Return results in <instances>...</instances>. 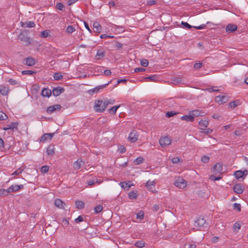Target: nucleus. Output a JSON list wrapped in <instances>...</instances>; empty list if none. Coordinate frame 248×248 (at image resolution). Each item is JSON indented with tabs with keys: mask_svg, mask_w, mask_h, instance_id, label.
<instances>
[{
	"mask_svg": "<svg viewBox=\"0 0 248 248\" xmlns=\"http://www.w3.org/2000/svg\"><path fill=\"white\" fill-rule=\"evenodd\" d=\"M155 183L154 181H151L149 180L146 183L145 186L148 189L151 190L153 187H155Z\"/></svg>",
	"mask_w": 248,
	"mask_h": 248,
	"instance_id": "28",
	"label": "nucleus"
},
{
	"mask_svg": "<svg viewBox=\"0 0 248 248\" xmlns=\"http://www.w3.org/2000/svg\"><path fill=\"white\" fill-rule=\"evenodd\" d=\"M18 38L20 41L23 42L24 45L27 46L31 44V41L30 37L25 34L23 32L19 33Z\"/></svg>",
	"mask_w": 248,
	"mask_h": 248,
	"instance_id": "2",
	"label": "nucleus"
},
{
	"mask_svg": "<svg viewBox=\"0 0 248 248\" xmlns=\"http://www.w3.org/2000/svg\"><path fill=\"white\" fill-rule=\"evenodd\" d=\"M110 82L111 81H109L108 83L105 84L104 85H102L96 86L94 88H93L92 90H89V91H88L89 93L92 95L94 93H97L100 89L105 88L107 86H108L110 83Z\"/></svg>",
	"mask_w": 248,
	"mask_h": 248,
	"instance_id": "5",
	"label": "nucleus"
},
{
	"mask_svg": "<svg viewBox=\"0 0 248 248\" xmlns=\"http://www.w3.org/2000/svg\"><path fill=\"white\" fill-rule=\"evenodd\" d=\"M181 24H182V25L183 26V27L184 28H187L189 29H191L192 28V26L190 25H189L188 23H187V22L182 21Z\"/></svg>",
	"mask_w": 248,
	"mask_h": 248,
	"instance_id": "53",
	"label": "nucleus"
},
{
	"mask_svg": "<svg viewBox=\"0 0 248 248\" xmlns=\"http://www.w3.org/2000/svg\"><path fill=\"white\" fill-rule=\"evenodd\" d=\"M144 216V212L142 211H140L137 214V218L142 220L143 219Z\"/></svg>",
	"mask_w": 248,
	"mask_h": 248,
	"instance_id": "43",
	"label": "nucleus"
},
{
	"mask_svg": "<svg viewBox=\"0 0 248 248\" xmlns=\"http://www.w3.org/2000/svg\"><path fill=\"white\" fill-rule=\"evenodd\" d=\"M21 26L23 27L32 28L35 27V23L33 21H27L25 22H21Z\"/></svg>",
	"mask_w": 248,
	"mask_h": 248,
	"instance_id": "18",
	"label": "nucleus"
},
{
	"mask_svg": "<svg viewBox=\"0 0 248 248\" xmlns=\"http://www.w3.org/2000/svg\"><path fill=\"white\" fill-rule=\"evenodd\" d=\"M241 228V225L238 222H236L233 225V230L234 231L237 232Z\"/></svg>",
	"mask_w": 248,
	"mask_h": 248,
	"instance_id": "47",
	"label": "nucleus"
},
{
	"mask_svg": "<svg viewBox=\"0 0 248 248\" xmlns=\"http://www.w3.org/2000/svg\"><path fill=\"white\" fill-rule=\"evenodd\" d=\"M248 172L247 170L244 171L237 170L234 173V175L236 179H239L242 178L243 176H246L248 174Z\"/></svg>",
	"mask_w": 248,
	"mask_h": 248,
	"instance_id": "16",
	"label": "nucleus"
},
{
	"mask_svg": "<svg viewBox=\"0 0 248 248\" xmlns=\"http://www.w3.org/2000/svg\"><path fill=\"white\" fill-rule=\"evenodd\" d=\"M118 151L121 153H124L126 151V149L124 146L121 145L119 147Z\"/></svg>",
	"mask_w": 248,
	"mask_h": 248,
	"instance_id": "57",
	"label": "nucleus"
},
{
	"mask_svg": "<svg viewBox=\"0 0 248 248\" xmlns=\"http://www.w3.org/2000/svg\"><path fill=\"white\" fill-rule=\"evenodd\" d=\"M17 125H18L17 123H12L8 126L10 127V129L14 131L15 130H16L17 129Z\"/></svg>",
	"mask_w": 248,
	"mask_h": 248,
	"instance_id": "38",
	"label": "nucleus"
},
{
	"mask_svg": "<svg viewBox=\"0 0 248 248\" xmlns=\"http://www.w3.org/2000/svg\"><path fill=\"white\" fill-rule=\"evenodd\" d=\"M54 204L56 207L60 208H63L65 205V203L59 199L55 200Z\"/></svg>",
	"mask_w": 248,
	"mask_h": 248,
	"instance_id": "21",
	"label": "nucleus"
},
{
	"mask_svg": "<svg viewBox=\"0 0 248 248\" xmlns=\"http://www.w3.org/2000/svg\"><path fill=\"white\" fill-rule=\"evenodd\" d=\"M242 129H239V130H237L236 131H235L234 132V134L236 135V136H241L242 134H243V132H242Z\"/></svg>",
	"mask_w": 248,
	"mask_h": 248,
	"instance_id": "58",
	"label": "nucleus"
},
{
	"mask_svg": "<svg viewBox=\"0 0 248 248\" xmlns=\"http://www.w3.org/2000/svg\"><path fill=\"white\" fill-rule=\"evenodd\" d=\"M209 179L212 181L217 180V176L216 175V174L215 173L214 174L211 175L209 177Z\"/></svg>",
	"mask_w": 248,
	"mask_h": 248,
	"instance_id": "60",
	"label": "nucleus"
},
{
	"mask_svg": "<svg viewBox=\"0 0 248 248\" xmlns=\"http://www.w3.org/2000/svg\"><path fill=\"white\" fill-rule=\"evenodd\" d=\"M140 64L143 67H146L148 65V61L146 59H143L140 61Z\"/></svg>",
	"mask_w": 248,
	"mask_h": 248,
	"instance_id": "49",
	"label": "nucleus"
},
{
	"mask_svg": "<svg viewBox=\"0 0 248 248\" xmlns=\"http://www.w3.org/2000/svg\"><path fill=\"white\" fill-rule=\"evenodd\" d=\"M22 74L23 75H31L36 74V72L31 70H24L22 71Z\"/></svg>",
	"mask_w": 248,
	"mask_h": 248,
	"instance_id": "42",
	"label": "nucleus"
},
{
	"mask_svg": "<svg viewBox=\"0 0 248 248\" xmlns=\"http://www.w3.org/2000/svg\"><path fill=\"white\" fill-rule=\"evenodd\" d=\"M23 63L25 65H27L29 66H33L35 64V60L31 57H28L26 59H25L23 61Z\"/></svg>",
	"mask_w": 248,
	"mask_h": 248,
	"instance_id": "10",
	"label": "nucleus"
},
{
	"mask_svg": "<svg viewBox=\"0 0 248 248\" xmlns=\"http://www.w3.org/2000/svg\"><path fill=\"white\" fill-rule=\"evenodd\" d=\"M182 120L186 121V122H192L194 121V116L190 113L189 115H186L181 117Z\"/></svg>",
	"mask_w": 248,
	"mask_h": 248,
	"instance_id": "17",
	"label": "nucleus"
},
{
	"mask_svg": "<svg viewBox=\"0 0 248 248\" xmlns=\"http://www.w3.org/2000/svg\"><path fill=\"white\" fill-rule=\"evenodd\" d=\"M8 118L7 116L3 112L0 111V120H4Z\"/></svg>",
	"mask_w": 248,
	"mask_h": 248,
	"instance_id": "52",
	"label": "nucleus"
},
{
	"mask_svg": "<svg viewBox=\"0 0 248 248\" xmlns=\"http://www.w3.org/2000/svg\"><path fill=\"white\" fill-rule=\"evenodd\" d=\"M158 77L157 76H156V75H154L151 76L145 77L143 79L145 80H150L152 81H156L158 79Z\"/></svg>",
	"mask_w": 248,
	"mask_h": 248,
	"instance_id": "27",
	"label": "nucleus"
},
{
	"mask_svg": "<svg viewBox=\"0 0 248 248\" xmlns=\"http://www.w3.org/2000/svg\"><path fill=\"white\" fill-rule=\"evenodd\" d=\"M208 122L206 120H201L199 122V125L200 129L202 130H204V129L208 126Z\"/></svg>",
	"mask_w": 248,
	"mask_h": 248,
	"instance_id": "20",
	"label": "nucleus"
},
{
	"mask_svg": "<svg viewBox=\"0 0 248 248\" xmlns=\"http://www.w3.org/2000/svg\"><path fill=\"white\" fill-rule=\"evenodd\" d=\"M9 93L8 88L4 86H0V93L2 95H7Z\"/></svg>",
	"mask_w": 248,
	"mask_h": 248,
	"instance_id": "25",
	"label": "nucleus"
},
{
	"mask_svg": "<svg viewBox=\"0 0 248 248\" xmlns=\"http://www.w3.org/2000/svg\"><path fill=\"white\" fill-rule=\"evenodd\" d=\"M171 140L168 137L161 138L159 140V143L162 147H165L169 145Z\"/></svg>",
	"mask_w": 248,
	"mask_h": 248,
	"instance_id": "4",
	"label": "nucleus"
},
{
	"mask_svg": "<svg viewBox=\"0 0 248 248\" xmlns=\"http://www.w3.org/2000/svg\"><path fill=\"white\" fill-rule=\"evenodd\" d=\"M139 138V134L136 130H133L129 135L128 140L131 142H136Z\"/></svg>",
	"mask_w": 248,
	"mask_h": 248,
	"instance_id": "6",
	"label": "nucleus"
},
{
	"mask_svg": "<svg viewBox=\"0 0 248 248\" xmlns=\"http://www.w3.org/2000/svg\"><path fill=\"white\" fill-rule=\"evenodd\" d=\"M49 170V167L47 166H44L41 168V171L43 173L47 172Z\"/></svg>",
	"mask_w": 248,
	"mask_h": 248,
	"instance_id": "50",
	"label": "nucleus"
},
{
	"mask_svg": "<svg viewBox=\"0 0 248 248\" xmlns=\"http://www.w3.org/2000/svg\"><path fill=\"white\" fill-rule=\"evenodd\" d=\"M24 186L23 185H12L8 188V192L9 193L16 192L23 188Z\"/></svg>",
	"mask_w": 248,
	"mask_h": 248,
	"instance_id": "8",
	"label": "nucleus"
},
{
	"mask_svg": "<svg viewBox=\"0 0 248 248\" xmlns=\"http://www.w3.org/2000/svg\"><path fill=\"white\" fill-rule=\"evenodd\" d=\"M172 82L174 84L181 83L182 78L180 77H175L173 78Z\"/></svg>",
	"mask_w": 248,
	"mask_h": 248,
	"instance_id": "44",
	"label": "nucleus"
},
{
	"mask_svg": "<svg viewBox=\"0 0 248 248\" xmlns=\"http://www.w3.org/2000/svg\"><path fill=\"white\" fill-rule=\"evenodd\" d=\"M144 245L145 243L142 240L138 241L135 243V246L138 248H142Z\"/></svg>",
	"mask_w": 248,
	"mask_h": 248,
	"instance_id": "37",
	"label": "nucleus"
},
{
	"mask_svg": "<svg viewBox=\"0 0 248 248\" xmlns=\"http://www.w3.org/2000/svg\"><path fill=\"white\" fill-rule=\"evenodd\" d=\"M103 207L101 205H98L94 208V212L96 214L101 212L103 210Z\"/></svg>",
	"mask_w": 248,
	"mask_h": 248,
	"instance_id": "40",
	"label": "nucleus"
},
{
	"mask_svg": "<svg viewBox=\"0 0 248 248\" xmlns=\"http://www.w3.org/2000/svg\"><path fill=\"white\" fill-rule=\"evenodd\" d=\"M120 107V105L116 106L109 108L108 111L111 114H115L117 109Z\"/></svg>",
	"mask_w": 248,
	"mask_h": 248,
	"instance_id": "35",
	"label": "nucleus"
},
{
	"mask_svg": "<svg viewBox=\"0 0 248 248\" xmlns=\"http://www.w3.org/2000/svg\"><path fill=\"white\" fill-rule=\"evenodd\" d=\"M229 96L226 94L222 93L218 95V103L222 104L226 103L229 100Z\"/></svg>",
	"mask_w": 248,
	"mask_h": 248,
	"instance_id": "7",
	"label": "nucleus"
},
{
	"mask_svg": "<svg viewBox=\"0 0 248 248\" xmlns=\"http://www.w3.org/2000/svg\"><path fill=\"white\" fill-rule=\"evenodd\" d=\"M176 114V113L173 111H168L166 114V116L168 118L171 117Z\"/></svg>",
	"mask_w": 248,
	"mask_h": 248,
	"instance_id": "56",
	"label": "nucleus"
},
{
	"mask_svg": "<svg viewBox=\"0 0 248 248\" xmlns=\"http://www.w3.org/2000/svg\"><path fill=\"white\" fill-rule=\"evenodd\" d=\"M64 89L61 87H57L54 88L52 91V93L55 96H59L61 93H62Z\"/></svg>",
	"mask_w": 248,
	"mask_h": 248,
	"instance_id": "15",
	"label": "nucleus"
},
{
	"mask_svg": "<svg viewBox=\"0 0 248 248\" xmlns=\"http://www.w3.org/2000/svg\"><path fill=\"white\" fill-rule=\"evenodd\" d=\"M83 221V217L81 216H78L77 218L75 219V222L76 223H78Z\"/></svg>",
	"mask_w": 248,
	"mask_h": 248,
	"instance_id": "63",
	"label": "nucleus"
},
{
	"mask_svg": "<svg viewBox=\"0 0 248 248\" xmlns=\"http://www.w3.org/2000/svg\"><path fill=\"white\" fill-rule=\"evenodd\" d=\"M84 164V162L81 158H78L74 163L73 168L75 170H79Z\"/></svg>",
	"mask_w": 248,
	"mask_h": 248,
	"instance_id": "11",
	"label": "nucleus"
},
{
	"mask_svg": "<svg viewBox=\"0 0 248 248\" xmlns=\"http://www.w3.org/2000/svg\"><path fill=\"white\" fill-rule=\"evenodd\" d=\"M75 204L78 209H81L84 207V203L82 201H76Z\"/></svg>",
	"mask_w": 248,
	"mask_h": 248,
	"instance_id": "33",
	"label": "nucleus"
},
{
	"mask_svg": "<svg viewBox=\"0 0 248 248\" xmlns=\"http://www.w3.org/2000/svg\"><path fill=\"white\" fill-rule=\"evenodd\" d=\"M209 156H203L202 158H201V160L202 162L203 163H207L209 161Z\"/></svg>",
	"mask_w": 248,
	"mask_h": 248,
	"instance_id": "54",
	"label": "nucleus"
},
{
	"mask_svg": "<svg viewBox=\"0 0 248 248\" xmlns=\"http://www.w3.org/2000/svg\"><path fill=\"white\" fill-rule=\"evenodd\" d=\"M107 107V104L102 100L97 101L94 106L95 109L97 112H103Z\"/></svg>",
	"mask_w": 248,
	"mask_h": 248,
	"instance_id": "1",
	"label": "nucleus"
},
{
	"mask_svg": "<svg viewBox=\"0 0 248 248\" xmlns=\"http://www.w3.org/2000/svg\"><path fill=\"white\" fill-rule=\"evenodd\" d=\"M105 56V51L102 49H98L97 51L96 58L97 60H100V59L104 57Z\"/></svg>",
	"mask_w": 248,
	"mask_h": 248,
	"instance_id": "23",
	"label": "nucleus"
},
{
	"mask_svg": "<svg viewBox=\"0 0 248 248\" xmlns=\"http://www.w3.org/2000/svg\"><path fill=\"white\" fill-rule=\"evenodd\" d=\"M233 208L238 211H241V205L239 203H234L233 204Z\"/></svg>",
	"mask_w": 248,
	"mask_h": 248,
	"instance_id": "45",
	"label": "nucleus"
},
{
	"mask_svg": "<svg viewBox=\"0 0 248 248\" xmlns=\"http://www.w3.org/2000/svg\"><path fill=\"white\" fill-rule=\"evenodd\" d=\"M61 108V106L59 104H56L52 106H49L47 108V112L51 114L56 110H60Z\"/></svg>",
	"mask_w": 248,
	"mask_h": 248,
	"instance_id": "12",
	"label": "nucleus"
},
{
	"mask_svg": "<svg viewBox=\"0 0 248 248\" xmlns=\"http://www.w3.org/2000/svg\"><path fill=\"white\" fill-rule=\"evenodd\" d=\"M54 133H45L44 134L40 139V141L41 142H44L46 140H51L54 135Z\"/></svg>",
	"mask_w": 248,
	"mask_h": 248,
	"instance_id": "9",
	"label": "nucleus"
},
{
	"mask_svg": "<svg viewBox=\"0 0 248 248\" xmlns=\"http://www.w3.org/2000/svg\"><path fill=\"white\" fill-rule=\"evenodd\" d=\"M120 185L122 188L128 190L132 185L129 184V183L121 182L120 183Z\"/></svg>",
	"mask_w": 248,
	"mask_h": 248,
	"instance_id": "31",
	"label": "nucleus"
},
{
	"mask_svg": "<svg viewBox=\"0 0 248 248\" xmlns=\"http://www.w3.org/2000/svg\"><path fill=\"white\" fill-rule=\"evenodd\" d=\"M185 247L187 248H196V245L194 244L187 243L185 245Z\"/></svg>",
	"mask_w": 248,
	"mask_h": 248,
	"instance_id": "62",
	"label": "nucleus"
},
{
	"mask_svg": "<svg viewBox=\"0 0 248 248\" xmlns=\"http://www.w3.org/2000/svg\"><path fill=\"white\" fill-rule=\"evenodd\" d=\"M53 78L56 80H61L63 78V76L61 72H57L53 74Z\"/></svg>",
	"mask_w": 248,
	"mask_h": 248,
	"instance_id": "30",
	"label": "nucleus"
},
{
	"mask_svg": "<svg viewBox=\"0 0 248 248\" xmlns=\"http://www.w3.org/2000/svg\"><path fill=\"white\" fill-rule=\"evenodd\" d=\"M46 153L48 155H52L54 154L53 148H52L51 146H48L46 149Z\"/></svg>",
	"mask_w": 248,
	"mask_h": 248,
	"instance_id": "32",
	"label": "nucleus"
},
{
	"mask_svg": "<svg viewBox=\"0 0 248 248\" xmlns=\"http://www.w3.org/2000/svg\"><path fill=\"white\" fill-rule=\"evenodd\" d=\"M237 29L236 25L234 24H229L227 25L226 28L227 32H233L235 31Z\"/></svg>",
	"mask_w": 248,
	"mask_h": 248,
	"instance_id": "22",
	"label": "nucleus"
},
{
	"mask_svg": "<svg viewBox=\"0 0 248 248\" xmlns=\"http://www.w3.org/2000/svg\"><path fill=\"white\" fill-rule=\"evenodd\" d=\"M49 31L47 30H45L41 32V37L46 38L49 35Z\"/></svg>",
	"mask_w": 248,
	"mask_h": 248,
	"instance_id": "41",
	"label": "nucleus"
},
{
	"mask_svg": "<svg viewBox=\"0 0 248 248\" xmlns=\"http://www.w3.org/2000/svg\"><path fill=\"white\" fill-rule=\"evenodd\" d=\"M213 130L211 129L208 128L206 130H203L201 131V133H205L206 134H210L212 132Z\"/></svg>",
	"mask_w": 248,
	"mask_h": 248,
	"instance_id": "59",
	"label": "nucleus"
},
{
	"mask_svg": "<svg viewBox=\"0 0 248 248\" xmlns=\"http://www.w3.org/2000/svg\"><path fill=\"white\" fill-rule=\"evenodd\" d=\"M138 194L135 191H131L128 194V197L130 199H136L137 198Z\"/></svg>",
	"mask_w": 248,
	"mask_h": 248,
	"instance_id": "36",
	"label": "nucleus"
},
{
	"mask_svg": "<svg viewBox=\"0 0 248 248\" xmlns=\"http://www.w3.org/2000/svg\"><path fill=\"white\" fill-rule=\"evenodd\" d=\"M244 188L240 184H237L234 186L233 190L234 192L237 194H240L243 193Z\"/></svg>",
	"mask_w": 248,
	"mask_h": 248,
	"instance_id": "14",
	"label": "nucleus"
},
{
	"mask_svg": "<svg viewBox=\"0 0 248 248\" xmlns=\"http://www.w3.org/2000/svg\"><path fill=\"white\" fill-rule=\"evenodd\" d=\"M202 66V63L201 62L195 63L194 64L193 67L194 69H198Z\"/></svg>",
	"mask_w": 248,
	"mask_h": 248,
	"instance_id": "55",
	"label": "nucleus"
},
{
	"mask_svg": "<svg viewBox=\"0 0 248 248\" xmlns=\"http://www.w3.org/2000/svg\"><path fill=\"white\" fill-rule=\"evenodd\" d=\"M93 27L94 29V31L97 33H100L102 27L101 25L98 22H94L93 24Z\"/></svg>",
	"mask_w": 248,
	"mask_h": 248,
	"instance_id": "26",
	"label": "nucleus"
},
{
	"mask_svg": "<svg viewBox=\"0 0 248 248\" xmlns=\"http://www.w3.org/2000/svg\"><path fill=\"white\" fill-rule=\"evenodd\" d=\"M52 94V92L50 90L47 88H44L42 90L41 94L43 96L49 97Z\"/></svg>",
	"mask_w": 248,
	"mask_h": 248,
	"instance_id": "19",
	"label": "nucleus"
},
{
	"mask_svg": "<svg viewBox=\"0 0 248 248\" xmlns=\"http://www.w3.org/2000/svg\"><path fill=\"white\" fill-rule=\"evenodd\" d=\"M76 31V29L73 26H68L66 28V32L68 33H72L74 31Z\"/></svg>",
	"mask_w": 248,
	"mask_h": 248,
	"instance_id": "39",
	"label": "nucleus"
},
{
	"mask_svg": "<svg viewBox=\"0 0 248 248\" xmlns=\"http://www.w3.org/2000/svg\"><path fill=\"white\" fill-rule=\"evenodd\" d=\"M144 159L142 157H138L134 160L135 165H139L143 162Z\"/></svg>",
	"mask_w": 248,
	"mask_h": 248,
	"instance_id": "34",
	"label": "nucleus"
},
{
	"mask_svg": "<svg viewBox=\"0 0 248 248\" xmlns=\"http://www.w3.org/2000/svg\"><path fill=\"white\" fill-rule=\"evenodd\" d=\"M190 113L191 114L192 116H194V118L195 117H198L199 116H202L203 114V112L201 110L198 109H195L190 111Z\"/></svg>",
	"mask_w": 248,
	"mask_h": 248,
	"instance_id": "24",
	"label": "nucleus"
},
{
	"mask_svg": "<svg viewBox=\"0 0 248 248\" xmlns=\"http://www.w3.org/2000/svg\"><path fill=\"white\" fill-rule=\"evenodd\" d=\"M22 171V170H21L20 168H19L17 169L16 170H15L12 174V175H18L20 173H21Z\"/></svg>",
	"mask_w": 248,
	"mask_h": 248,
	"instance_id": "61",
	"label": "nucleus"
},
{
	"mask_svg": "<svg viewBox=\"0 0 248 248\" xmlns=\"http://www.w3.org/2000/svg\"><path fill=\"white\" fill-rule=\"evenodd\" d=\"M205 220L203 217H199L195 221L194 225L195 227H202L203 226V225L205 223Z\"/></svg>",
	"mask_w": 248,
	"mask_h": 248,
	"instance_id": "13",
	"label": "nucleus"
},
{
	"mask_svg": "<svg viewBox=\"0 0 248 248\" xmlns=\"http://www.w3.org/2000/svg\"><path fill=\"white\" fill-rule=\"evenodd\" d=\"M8 192V189H0V196H5L9 193Z\"/></svg>",
	"mask_w": 248,
	"mask_h": 248,
	"instance_id": "51",
	"label": "nucleus"
},
{
	"mask_svg": "<svg viewBox=\"0 0 248 248\" xmlns=\"http://www.w3.org/2000/svg\"><path fill=\"white\" fill-rule=\"evenodd\" d=\"M105 103L107 104V106L110 104H113L115 103V100L113 98L110 99H107L104 101Z\"/></svg>",
	"mask_w": 248,
	"mask_h": 248,
	"instance_id": "48",
	"label": "nucleus"
},
{
	"mask_svg": "<svg viewBox=\"0 0 248 248\" xmlns=\"http://www.w3.org/2000/svg\"><path fill=\"white\" fill-rule=\"evenodd\" d=\"M239 105V100H235L234 101L231 102L229 103V108H234L238 106Z\"/></svg>",
	"mask_w": 248,
	"mask_h": 248,
	"instance_id": "29",
	"label": "nucleus"
},
{
	"mask_svg": "<svg viewBox=\"0 0 248 248\" xmlns=\"http://www.w3.org/2000/svg\"><path fill=\"white\" fill-rule=\"evenodd\" d=\"M145 70V69L143 68L138 67V68H136L135 69L134 72L136 73H137V72H139L144 71Z\"/></svg>",
	"mask_w": 248,
	"mask_h": 248,
	"instance_id": "64",
	"label": "nucleus"
},
{
	"mask_svg": "<svg viewBox=\"0 0 248 248\" xmlns=\"http://www.w3.org/2000/svg\"><path fill=\"white\" fill-rule=\"evenodd\" d=\"M174 185L179 188L183 189L186 187V182L182 177H179L175 181Z\"/></svg>",
	"mask_w": 248,
	"mask_h": 248,
	"instance_id": "3",
	"label": "nucleus"
},
{
	"mask_svg": "<svg viewBox=\"0 0 248 248\" xmlns=\"http://www.w3.org/2000/svg\"><path fill=\"white\" fill-rule=\"evenodd\" d=\"M56 7L60 10H64L65 6L62 3H58L56 5Z\"/></svg>",
	"mask_w": 248,
	"mask_h": 248,
	"instance_id": "46",
	"label": "nucleus"
}]
</instances>
